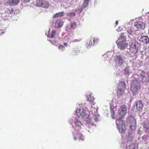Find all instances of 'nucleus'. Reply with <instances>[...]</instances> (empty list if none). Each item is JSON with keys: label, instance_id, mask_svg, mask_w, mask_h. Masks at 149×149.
I'll return each mask as SVG.
<instances>
[{"label": "nucleus", "instance_id": "e433bc0d", "mask_svg": "<svg viewBox=\"0 0 149 149\" xmlns=\"http://www.w3.org/2000/svg\"><path fill=\"white\" fill-rule=\"evenodd\" d=\"M95 121H97L98 120V118L97 117L95 118Z\"/></svg>", "mask_w": 149, "mask_h": 149}, {"label": "nucleus", "instance_id": "c9c22d12", "mask_svg": "<svg viewBox=\"0 0 149 149\" xmlns=\"http://www.w3.org/2000/svg\"><path fill=\"white\" fill-rule=\"evenodd\" d=\"M4 32L2 30L0 29V34L4 33Z\"/></svg>", "mask_w": 149, "mask_h": 149}, {"label": "nucleus", "instance_id": "393cba45", "mask_svg": "<svg viewBox=\"0 0 149 149\" xmlns=\"http://www.w3.org/2000/svg\"><path fill=\"white\" fill-rule=\"evenodd\" d=\"M70 25L71 28L72 29H74L77 26V23L75 22H71Z\"/></svg>", "mask_w": 149, "mask_h": 149}, {"label": "nucleus", "instance_id": "58836bf2", "mask_svg": "<svg viewBox=\"0 0 149 149\" xmlns=\"http://www.w3.org/2000/svg\"><path fill=\"white\" fill-rule=\"evenodd\" d=\"M63 44L65 46H66L67 45V43H64Z\"/></svg>", "mask_w": 149, "mask_h": 149}, {"label": "nucleus", "instance_id": "f03ea898", "mask_svg": "<svg viewBox=\"0 0 149 149\" xmlns=\"http://www.w3.org/2000/svg\"><path fill=\"white\" fill-rule=\"evenodd\" d=\"M118 48L120 50H124L127 48L128 44L126 42L125 36H121L116 41Z\"/></svg>", "mask_w": 149, "mask_h": 149}, {"label": "nucleus", "instance_id": "ddd939ff", "mask_svg": "<svg viewBox=\"0 0 149 149\" xmlns=\"http://www.w3.org/2000/svg\"><path fill=\"white\" fill-rule=\"evenodd\" d=\"M135 105L136 107V109L139 111L141 110L143 107V104L142 101L140 100L136 102Z\"/></svg>", "mask_w": 149, "mask_h": 149}, {"label": "nucleus", "instance_id": "f257e3e1", "mask_svg": "<svg viewBox=\"0 0 149 149\" xmlns=\"http://www.w3.org/2000/svg\"><path fill=\"white\" fill-rule=\"evenodd\" d=\"M141 88L140 83L137 80L133 81L131 84L130 90L133 95H136L139 93Z\"/></svg>", "mask_w": 149, "mask_h": 149}, {"label": "nucleus", "instance_id": "72a5a7b5", "mask_svg": "<svg viewBox=\"0 0 149 149\" xmlns=\"http://www.w3.org/2000/svg\"><path fill=\"white\" fill-rule=\"evenodd\" d=\"M9 12L10 14H13L14 12L13 9L12 8H11L10 10H9Z\"/></svg>", "mask_w": 149, "mask_h": 149}, {"label": "nucleus", "instance_id": "9d476101", "mask_svg": "<svg viewBox=\"0 0 149 149\" xmlns=\"http://www.w3.org/2000/svg\"><path fill=\"white\" fill-rule=\"evenodd\" d=\"M74 123L76 127V129L79 132L81 131V127L83 125L79 120L76 119L74 121Z\"/></svg>", "mask_w": 149, "mask_h": 149}, {"label": "nucleus", "instance_id": "1a4fd4ad", "mask_svg": "<svg viewBox=\"0 0 149 149\" xmlns=\"http://www.w3.org/2000/svg\"><path fill=\"white\" fill-rule=\"evenodd\" d=\"M130 51L132 53L136 54L138 51V49L136 47V43L135 42H133L131 44L130 48Z\"/></svg>", "mask_w": 149, "mask_h": 149}, {"label": "nucleus", "instance_id": "aec40b11", "mask_svg": "<svg viewBox=\"0 0 149 149\" xmlns=\"http://www.w3.org/2000/svg\"><path fill=\"white\" fill-rule=\"evenodd\" d=\"M56 31L55 30H53L51 32V35L50 34H48L47 36L49 37L53 38L55 35L56 33Z\"/></svg>", "mask_w": 149, "mask_h": 149}, {"label": "nucleus", "instance_id": "c85d7f7f", "mask_svg": "<svg viewBox=\"0 0 149 149\" xmlns=\"http://www.w3.org/2000/svg\"><path fill=\"white\" fill-rule=\"evenodd\" d=\"M143 127L145 128L147 130H148L149 129V127L148 126V125L146 124L145 123H144L143 124Z\"/></svg>", "mask_w": 149, "mask_h": 149}, {"label": "nucleus", "instance_id": "39448f33", "mask_svg": "<svg viewBox=\"0 0 149 149\" xmlns=\"http://www.w3.org/2000/svg\"><path fill=\"white\" fill-rule=\"evenodd\" d=\"M139 77L143 83L146 84L149 81V75L143 71L141 72Z\"/></svg>", "mask_w": 149, "mask_h": 149}, {"label": "nucleus", "instance_id": "4c0bfd02", "mask_svg": "<svg viewBox=\"0 0 149 149\" xmlns=\"http://www.w3.org/2000/svg\"><path fill=\"white\" fill-rule=\"evenodd\" d=\"M118 21H116V22H115V24H116V26L117 25H118Z\"/></svg>", "mask_w": 149, "mask_h": 149}, {"label": "nucleus", "instance_id": "6ab92c4d", "mask_svg": "<svg viewBox=\"0 0 149 149\" xmlns=\"http://www.w3.org/2000/svg\"><path fill=\"white\" fill-rule=\"evenodd\" d=\"M64 14V13L63 11L59 12L55 14L54 15V18H57L59 17H62L63 16Z\"/></svg>", "mask_w": 149, "mask_h": 149}, {"label": "nucleus", "instance_id": "c756f323", "mask_svg": "<svg viewBox=\"0 0 149 149\" xmlns=\"http://www.w3.org/2000/svg\"><path fill=\"white\" fill-rule=\"evenodd\" d=\"M88 42V45L90 46H93L94 45V44H93V41H91V38L90 40H89Z\"/></svg>", "mask_w": 149, "mask_h": 149}, {"label": "nucleus", "instance_id": "f3484780", "mask_svg": "<svg viewBox=\"0 0 149 149\" xmlns=\"http://www.w3.org/2000/svg\"><path fill=\"white\" fill-rule=\"evenodd\" d=\"M19 1L20 0H9L8 3L10 5H14L18 4Z\"/></svg>", "mask_w": 149, "mask_h": 149}, {"label": "nucleus", "instance_id": "423d86ee", "mask_svg": "<svg viewBox=\"0 0 149 149\" xmlns=\"http://www.w3.org/2000/svg\"><path fill=\"white\" fill-rule=\"evenodd\" d=\"M36 5L37 6L47 8L49 7V3L46 0H37L36 1Z\"/></svg>", "mask_w": 149, "mask_h": 149}, {"label": "nucleus", "instance_id": "f704fd0d", "mask_svg": "<svg viewBox=\"0 0 149 149\" xmlns=\"http://www.w3.org/2000/svg\"><path fill=\"white\" fill-rule=\"evenodd\" d=\"M22 0V1L24 2L25 3V2H29V1L30 0Z\"/></svg>", "mask_w": 149, "mask_h": 149}, {"label": "nucleus", "instance_id": "9b49d317", "mask_svg": "<svg viewBox=\"0 0 149 149\" xmlns=\"http://www.w3.org/2000/svg\"><path fill=\"white\" fill-rule=\"evenodd\" d=\"M115 61L117 65L120 66L123 64L124 60L122 56L120 55L116 57Z\"/></svg>", "mask_w": 149, "mask_h": 149}, {"label": "nucleus", "instance_id": "0eeeda50", "mask_svg": "<svg viewBox=\"0 0 149 149\" xmlns=\"http://www.w3.org/2000/svg\"><path fill=\"white\" fill-rule=\"evenodd\" d=\"M118 113L121 117H123L127 113V107L125 105L120 106L118 109Z\"/></svg>", "mask_w": 149, "mask_h": 149}, {"label": "nucleus", "instance_id": "dca6fc26", "mask_svg": "<svg viewBox=\"0 0 149 149\" xmlns=\"http://www.w3.org/2000/svg\"><path fill=\"white\" fill-rule=\"evenodd\" d=\"M74 139L75 140L78 139L79 141H83L84 140V137L81 134L79 133L77 134L76 136H74Z\"/></svg>", "mask_w": 149, "mask_h": 149}, {"label": "nucleus", "instance_id": "7c9ffc66", "mask_svg": "<svg viewBox=\"0 0 149 149\" xmlns=\"http://www.w3.org/2000/svg\"><path fill=\"white\" fill-rule=\"evenodd\" d=\"M127 31L128 33L130 34H132V29H128L127 30Z\"/></svg>", "mask_w": 149, "mask_h": 149}, {"label": "nucleus", "instance_id": "20e7f679", "mask_svg": "<svg viewBox=\"0 0 149 149\" xmlns=\"http://www.w3.org/2000/svg\"><path fill=\"white\" fill-rule=\"evenodd\" d=\"M116 124L119 132L122 133H124L126 130L124 122L121 118H119L116 120Z\"/></svg>", "mask_w": 149, "mask_h": 149}, {"label": "nucleus", "instance_id": "2f4dec72", "mask_svg": "<svg viewBox=\"0 0 149 149\" xmlns=\"http://www.w3.org/2000/svg\"><path fill=\"white\" fill-rule=\"evenodd\" d=\"M81 40V39L80 38L77 39H75L74 40H73L72 41L73 42H78L80 41Z\"/></svg>", "mask_w": 149, "mask_h": 149}, {"label": "nucleus", "instance_id": "412c9836", "mask_svg": "<svg viewBox=\"0 0 149 149\" xmlns=\"http://www.w3.org/2000/svg\"><path fill=\"white\" fill-rule=\"evenodd\" d=\"M87 97L88 101H90L92 103L94 102V98L91 95H89L87 96Z\"/></svg>", "mask_w": 149, "mask_h": 149}, {"label": "nucleus", "instance_id": "473e14b6", "mask_svg": "<svg viewBox=\"0 0 149 149\" xmlns=\"http://www.w3.org/2000/svg\"><path fill=\"white\" fill-rule=\"evenodd\" d=\"M69 15L70 17H74L75 15V14L74 13H71L69 14Z\"/></svg>", "mask_w": 149, "mask_h": 149}, {"label": "nucleus", "instance_id": "6e6552de", "mask_svg": "<svg viewBox=\"0 0 149 149\" xmlns=\"http://www.w3.org/2000/svg\"><path fill=\"white\" fill-rule=\"evenodd\" d=\"M75 114L79 118H83L86 115V111L84 109H77L76 111Z\"/></svg>", "mask_w": 149, "mask_h": 149}, {"label": "nucleus", "instance_id": "7ed1b4c3", "mask_svg": "<svg viewBox=\"0 0 149 149\" xmlns=\"http://www.w3.org/2000/svg\"><path fill=\"white\" fill-rule=\"evenodd\" d=\"M126 87V84L124 81H120L118 83L117 90V95L118 97L122 96L124 94Z\"/></svg>", "mask_w": 149, "mask_h": 149}, {"label": "nucleus", "instance_id": "bb28decb", "mask_svg": "<svg viewBox=\"0 0 149 149\" xmlns=\"http://www.w3.org/2000/svg\"><path fill=\"white\" fill-rule=\"evenodd\" d=\"M90 1L88 0H84V3L83 4V7L84 8H86L88 6Z\"/></svg>", "mask_w": 149, "mask_h": 149}, {"label": "nucleus", "instance_id": "4468645a", "mask_svg": "<svg viewBox=\"0 0 149 149\" xmlns=\"http://www.w3.org/2000/svg\"><path fill=\"white\" fill-rule=\"evenodd\" d=\"M139 40L140 42H142L143 44H147L149 42V38L147 36H142L140 39Z\"/></svg>", "mask_w": 149, "mask_h": 149}, {"label": "nucleus", "instance_id": "f8f14e48", "mask_svg": "<svg viewBox=\"0 0 149 149\" xmlns=\"http://www.w3.org/2000/svg\"><path fill=\"white\" fill-rule=\"evenodd\" d=\"M134 25L138 29H143L145 27V24L141 21H136Z\"/></svg>", "mask_w": 149, "mask_h": 149}, {"label": "nucleus", "instance_id": "a878e982", "mask_svg": "<svg viewBox=\"0 0 149 149\" xmlns=\"http://www.w3.org/2000/svg\"><path fill=\"white\" fill-rule=\"evenodd\" d=\"M126 149H135V146L134 144H132L127 146Z\"/></svg>", "mask_w": 149, "mask_h": 149}, {"label": "nucleus", "instance_id": "5701e85b", "mask_svg": "<svg viewBox=\"0 0 149 149\" xmlns=\"http://www.w3.org/2000/svg\"><path fill=\"white\" fill-rule=\"evenodd\" d=\"M98 41H99V40L97 38L95 37L91 38V41H93V44H94V45H95L97 44L98 42Z\"/></svg>", "mask_w": 149, "mask_h": 149}, {"label": "nucleus", "instance_id": "a211bd4d", "mask_svg": "<svg viewBox=\"0 0 149 149\" xmlns=\"http://www.w3.org/2000/svg\"><path fill=\"white\" fill-rule=\"evenodd\" d=\"M63 25V22L61 20H58L56 21V23L55 26L56 27L58 28L61 27Z\"/></svg>", "mask_w": 149, "mask_h": 149}, {"label": "nucleus", "instance_id": "2eb2a0df", "mask_svg": "<svg viewBox=\"0 0 149 149\" xmlns=\"http://www.w3.org/2000/svg\"><path fill=\"white\" fill-rule=\"evenodd\" d=\"M128 122L131 123L130 127H132V125H135L136 123V120L133 117H130L128 118Z\"/></svg>", "mask_w": 149, "mask_h": 149}, {"label": "nucleus", "instance_id": "cd10ccee", "mask_svg": "<svg viewBox=\"0 0 149 149\" xmlns=\"http://www.w3.org/2000/svg\"><path fill=\"white\" fill-rule=\"evenodd\" d=\"M58 48L61 51H64L65 49L64 47L62 45H59Z\"/></svg>", "mask_w": 149, "mask_h": 149}, {"label": "nucleus", "instance_id": "b1692460", "mask_svg": "<svg viewBox=\"0 0 149 149\" xmlns=\"http://www.w3.org/2000/svg\"><path fill=\"white\" fill-rule=\"evenodd\" d=\"M110 111L111 113L112 118L113 119H114V116L115 113L114 111L113 110V108H112V107L111 106H110Z\"/></svg>", "mask_w": 149, "mask_h": 149}, {"label": "nucleus", "instance_id": "ea45409f", "mask_svg": "<svg viewBox=\"0 0 149 149\" xmlns=\"http://www.w3.org/2000/svg\"><path fill=\"white\" fill-rule=\"evenodd\" d=\"M92 107H94V108L95 107H93V106H92Z\"/></svg>", "mask_w": 149, "mask_h": 149}, {"label": "nucleus", "instance_id": "4be33fe9", "mask_svg": "<svg viewBox=\"0 0 149 149\" xmlns=\"http://www.w3.org/2000/svg\"><path fill=\"white\" fill-rule=\"evenodd\" d=\"M132 135L131 134H129L126 139V142L127 143L128 142H131L132 140V138L133 137L132 136Z\"/></svg>", "mask_w": 149, "mask_h": 149}]
</instances>
